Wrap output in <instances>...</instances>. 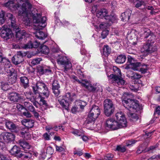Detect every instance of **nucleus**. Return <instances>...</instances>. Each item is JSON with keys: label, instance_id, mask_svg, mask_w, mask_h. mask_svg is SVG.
I'll return each mask as SVG.
<instances>
[{"label": "nucleus", "instance_id": "f257e3e1", "mask_svg": "<svg viewBox=\"0 0 160 160\" xmlns=\"http://www.w3.org/2000/svg\"><path fill=\"white\" fill-rule=\"evenodd\" d=\"M32 5L28 2H25L22 4L18 12V15L22 18L25 24L27 26H30L31 22V19L29 17H32L33 21L39 29L44 28L46 26V18L43 17L41 18V15L39 13L33 14L31 12Z\"/></svg>", "mask_w": 160, "mask_h": 160}, {"label": "nucleus", "instance_id": "f03ea898", "mask_svg": "<svg viewBox=\"0 0 160 160\" xmlns=\"http://www.w3.org/2000/svg\"><path fill=\"white\" fill-rule=\"evenodd\" d=\"M7 17L8 19L9 22L11 23V28L15 31L16 37L17 39L20 40L24 38L26 34V32L24 30H20L18 24L16 23L15 17L10 13L7 14Z\"/></svg>", "mask_w": 160, "mask_h": 160}, {"label": "nucleus", "instance_id": "7ed1b4c3", "mask_svg": "<svg viewBox=\"0 0 160 160\" xmlns=\"http://www.w3.org/2000/svg\"><path fill=\"white\" fill-rule=\"evenodd\" d=\"M127 93H124L122 96V102L125 107L130 112H134L137 109H139L138 102L129 99Z\"/></svg>", "mask_w": 160, "mask_h": 160}, {"label": "nucleus", "instance_id": "20e7f679", "mask_svg": "<svg viewBox=\"0 0 160 160\" xmlns=\"http://www.w3.org/2000/svg\"><path fill=\"white\" fill-rule=\"evenodd\" d=\"M113 70L115 74H112L108 77L110 78L111 82L113 85L116 86L124 85L126 84V82L121 78L120 70L116 66L113 67Z\"/></svg>", "mask_w": 160, "mask_h": 160}, {"label": "nucleus", "instance_id": "39448f33", "mask_svg": "<svg viewBox=\"0 0 160 160\" xmlns=\"http://www.w3.org/2000/svg\"><path fill=\"white\" fill-rule=\"evenodd\" d=\"M82 86L86 88L90 92L95 93L98 92H102V88L101 86L98 83L91 84L88 81L83 80L80 82Z\"/></svg>", "mask_w": 160, "mask_h": 160}, {"label": "nucleus", "instance_id": "423d86ee", "mask_svg": "<svg viewBox=\"0 0 160 160\" xmlns=\"http://www.w3.org/2000/svg\"><path fill=\"white\" fill-rule=\"evenodd\" d=\"M6 19H8L7 18V16H6ZM8 23H10L7 24V25H4L1 28V36L5 40H7L9 39L12 36V31L11 30V23L8 21Z\"/></svg>", "mask_w": 160, "mask_h": 160}, {"label": "nucleus", "instance_id": "0eeeda50", "mask_svg": "<svg viewBox=\"0 0 160 160\" xmlns=\"http://www.w3.org/2000/svg\"><path fill=\"white\" fill-rule=\"evenodd\" d=\"M154 37L153 36H152V39L151 40L152 42L149 41L143 45L141 49L142 52L145 53H152L157 50L156 46L154 44Z\"/></svg>", "mask_w": 160, "mask_h": 160}, {"label": "nucleus", "instance_id": "6e6552de", "mask_svg": "<svg viewBox=\"0 0 160 160\" xmlns=\"http://www.w3.org/2000/svg\"><path fill=\"white\" fill-rule=\"evenodd\" d=\"M57 62L58 64L63 66L64 68L63 71L65 72L72 67L71 62L68 58L66 56H60L57 59Z\"/></svg>", "mask_w": 160, "mask_h": 160}, {"label": "nucleus", "instance_id": "1a4fd4ad", "mask_svg": "<svg viewBox=\"0 0 160 160\" xmlns=\"http://www.w3.org/2000/svg\"><path fill=\"white\" fill-rule=\"evenodd\" d=\"M118 122L112 118H109L106 122V126L112 130L123 128Z\"/></svg>", "mask_w": 160, "mask_h": 160}, {"label": "nucleus", "instance_id": "9d476101", "mask_svg": "<svg viewBox=\"0 0 160 160\" xmlns=\"http://www.w3.org/2000/svg\"><path fill=\"white\" fill-rule=\"evenodd\" d=\"M17 3L15 5L14 4L13 0H10L5 3L4 5L6 7L9 8L11 10H15L18 8H21L22 4L25 3V2H24L22 0H17Z\"/></svg>", "mask_w": 160, "mask_h": 160}, {"label": "nucleus", "instance_id": "9b49d317", "mask_svg": "<svg viewBox=\"0 0 160 160\" xmlns=\"http://www.w3.org/2000/svg\"><path fill=\"white\" fill-rule=\"evenodd\" d=\"M117 121L123 128L127 126V122L124 113L122 111L118 112L115 115Z\"/></svg>", "mask_w": 160, "mask_h": 160}, {"label": "nucleus", "instance_id": "f8f14e48", "mask_svg": "<svg viewBox=\"0 0 160 160\" xmlns=\"http://www.w3.org/2000/svg\"><path fill=\"white\" fill-rule=\"evenodd\" d=\"M36 85L39 93H42L41 92H42L44 96L48 97L49 95V91L45 83L38 82L36 83Z\"/></svg>", "mask_w": 160, "mask_h": 160}, {"label": "nucleus", "instance_id": "ddd939ff", "mask_svg": "<svg viewBox=\"0 0 160 160\" xmlns=\"http://www.w3.org/2000/svg\"><path fill=\"white\" fill-rule=\"evenodd\" d=\"M7 73H8L9 82L11 84H12L15 82L17 80V74L15 70L12 68H11L9 69V70H8Z\"/></svg>", "mask_w": 160, "mask_h": 160}, {"label": "nucleus", "instance_id": "4468645a", "mask_svg": "<svg viewBox=\"0 0 160 160\" xmlns=\"http://www.w3.org/2000/svg\"><path fill=\"white\" fill-rule=\"evenodd\" d=\"M101 113L100 109L98 106L93 105L88 115L97 119Z\"/></svg>", "mask_w": 160, "mask_h": 160}, {"label": "nucleus", "instance_id": "2eb2a0df", "mask_svg": "<svg viewBox=\"0 0 160 160\" xmlns=\"http://www.w3.org/2000/svg\"><path fill=\"white\" fill-rule=\"evenodd\" d=\"M23 53L21 51L18 52L17 55L12 58L13 63L15 65H18L22 62L23 61Z\"/></svg>", "mask_w": 160, "mask_h": 160}, {"label": "nucleus", "instance_id": "dca6fc26", "mask_svg": "<svg viewBox=\"0 0 160 160\" xmlns=\"http://www.w3.org/2000/svg\"><path fill=\"white\" fill-rule=\"evenodd\" d=\"M1 139H3L6 142H9L13 141L15 138L14 135L11 133L3 132L0 135Z\"/></svg>", "mask_w": 160, "mask_h": 160}, {"label": "nucleus", "instance_id": "f3484780", "mask_svg": "<svg viewBox=\"0 0 160 160\" xmlns=\"http://www.w3.org/2000/svg\"><path fill=\"white\" fill-rule=\"evenodd\" d=\"M60 86L57 80L53 81L52 84V92L56 97L58 96L61 92Z\"/></svg>", "mask_w": 160, "mask_h": 160}, {"label": "nucleus", "instance_id": "a211bd4d", "mask_svg": "<svg viewBox=\"0 0 160 160\" xmlns=\"http://www.w3.org/2000/svg\"><path fill=\"white\" fill-rule=\"evenodd\" d=\"M142 37L145 38H149V39L147 41H150V42H151V40L152 39V36H154V42L156 39V36L150 30L147 28H144L143 29V32L142 33Z\"/></svg>", "mask_w": 160, "mask_h": 160}, {"label": "nucleus", "instance_id": "6ab92c4d", "mask_svg": "<svg viewBox=\"0 0 160 160\" xmlns=\"http://www.w3.org/2000/svg\"><path fill=\"white\" fill-rule=\"evenodd\" d=\"M8 98L11 101L13 102H18L22 99L20 95L16 92L10 93L9 94Z\"/></svg>", "mask_w": 160, "mask_h": 160}, {"label": "nucleus", "instance_id": "aec40b11", "mask_svg": "<svg viewBox=\"0 0 160 160\" xmlns=\"http://www.w3.org/2000/svg\"><path fill=\"white\" fill-rule=\"evenodd\" d=\"M108 12L107 9L104 8H102L98 10L96 12L97 17L98 18H104L106 19L108 18Z\"/></svg>", "mask_w": 160, "mask_h": 160}, {"label": "nucleus", "instance_id": "412c9836", "mask_svg": "<svg viewBox=\"0 0 160 160\" xmlns=\"http://www.w3.org/2000/svg\"><path fill=\"white\" fill-rule=\"evenodd\" d=\"M5 125L6 128L12 132H17L18 127L13 122L10 121L6 122Z\"/></svg>", "mask_w": 160, "mask_h": 160}, {"label": "nucleus", "instance_id": "4be33fe9", "mask_svg": "<svg viewBox=\"0 0 160 160\" xmlns=\"http://www.w3.org/2000/svg\"><path fill=\"white\" fill-rule=\"evenodd\" d=\"M37 29L38 30H37L35 32H33L35 34V37L40 40L45 39L47 36V34L44 33L43 32L40 31V29H38V27Z\"/></svg>", "mask_w": 160, "mask_h": 160}, {"label": "nucleus", "instance_id": "5701e85b", "mask_svg": "<svg viewBox=\"0 0 160 160\" xmlns=\"http://www.w3.org/2000/svg\"><path fill=\"white\" fill-rule=\"evenodd\" d=\"M10 152L12 155H14L17 157L20 158L22 151L20 150L19 148L16 145H14L11 150Z\"/></svg>", "mask_w": 160, "mask_h": 160}, {"label": "nucleus", "instance_id": "b1692460", "mask_svg": "<svg viewBox=\"0 0 160 160\" xmlns=\"http://www.w3.org/2000/svg\"><path fill=\"white\" fill-rule=\"evenodd\" d=\"M73 97V96L71 95L70 93H67L64 96L61 97L62 99V100L60 101V102L62 104L63 103V102L65 101L71 103L74 99Z\"/></svg>", "mask_w": 160, "mask_h": 160}, {"label": "nucleus", "instance_id": "393cba45", "mask_svg": "<svg viewBox=\"0 0 160 160\" xmlns=\"http://www.w3.org/2000/svg\"><path fill=\"white\" fill-rule=\"evenodd\" d=\"M132 11L129 9H128L124 12L122 13L121 15V19L123 21H128L129 19Z\"/></svg>", "mask_w": 160, "mask_h": 160}, {"label": "nucleus", "instance_id": "a878e982", "mask_svg": "<svg viewBox=\"0 0 160 160\" xmlns=\"http://www.w3.org/2000/svg\"><path fill=\"white\" fill-rule=\"evenodd\" d=\"M18 142L20 146L25 152L28 151V150L29 149L31 148V146L29 143L23 140H19Z\"/></svg>", "mask_w": 160, "mask_h": 160}, {"label": "nucleus", "instance_id": "bb28decb", "mask_svg": "<svg viewBox=\"0 0 160 160\" xmlns=\"http://www.w3.org/2000/svg\"><path fill=\"white\" fill-rule=\"evenodd\" d=\"M34 121L31 119H24L22 121V124L28 128H32L34 125Z\"/></svg>", "mask_w": 160, "mask_h": 160}, {"label": "nucleus", "instance_id": "cd10ccee", "mask_svg": "<svg viewBox=\"0 0 160 160\" xmlns=\"http://www.w3.org/2000/svg\"><path fill=\"white\" fill-rule=\"evenodd\" d=\"M127 76L129 78L132 79H138L141 77V75L136 72H134L132 71H128L127 72Z\"/></svg>", "mask_w": 160, "mask_h": 160}, {"label": "nucleus", "instance_id": "c85d7f7f", "mask_svg": "<svg viewBox=\"0 0 160 160\" xmlns=\"http://www.w3.org/2000/svg\"><path fill=\"white\" fill-rule=\"evenodd\" d=\"M96 118H94L93 117L88 115L86 120L85 121L84 124L88 127H91L94 123Z\"/></svg>", "mask_w": 160, "mask_h": 160}, {"label": "nucleus", "instance_id": "c756f323", "mask_svg": "<svg viewBox=\"0 0 160 160\" xmlns=\"http://www.w3.org/2000/svg\"><path fill=\"white\" fill-rule=\"evenodd\" d=\"M21 85L24 88H26L29 86V81L28 78L26 77H22L20 78Z\"/></svg>", "mask_w": 160, "mask_h": 160}, {"label": "nucleus", "instance_id": "7c9ffc66", "mask_svg": "<svg viewBox=\"0 0 160 160\" xmlns=\"http://www.w3.org/2000/svg\"><path fill=\"white\" fill-rule=\"evenodd\" d=\"M114 107L104 108V113L108 117H109L114 112Z\"/></svg>", "mask_w": 160, "mask_h": 160}, {"label": "nucleus", "instance_id": "2f4dec72", "mask_svg": "<svg viewBox=\"0 0 160 160\" xmlns=\"http://www.w3.org/2000/svg\"><path fill=\"white\" fill-rule=\"evenodd\" d=\"M39 97L40 98L39 105L41 106L42 110H44L48 108L47 104L46 101L44 100V98L42 97L40 95Z\"/></svg>", "mask_w": 160, "mask_h": 160}, {"label": "nucleus", "instance_id": "473e14b6", "mask_svg": "<svg viewBox=\"0 0 160 160\" xmlns=\"http://www.w3.org/2000/svg\"><path fill=\"white\" fill-rule=\"evenodd\" d=\"M126 57L124 55L121 54L118 56L116 62L118 63H123L126 61Z\"/></svg>", "mask_w": 160, "mask_h": 160}, {"label": "nucleus", "instance_id": "72a5a7b5", "mask_svg": "<svg viewBox=\"0 0 160 160\" xmlns=\"http://www.w3.org/2000/svg\"><path fill=\"white\" fill-rule=\"evenodd\" d=\"M129 65L132 69L136 71H139V68L141 66V64L139 62H130V64H129Z\"/></svg>", "mask_w": 160, "mask_h": 160}, {"label": "nucleus", "instance_id": "f704fd0d", "mask_svg": "<svg viewBox=\"0 0 160 160\" xmlns=\"http://www.w3.org/2000/svg\"><path fill=\"white\" fill-rule=\"evenodd\" d=\"M103 54L108 56L111 52V49L109 46L105 45L103 48L102 51L101 52Z\"/></svg>", "mask_w": 160, "mask_h": 160}, {"label": "nucleus", "instance_id": "c9c22d12", "mask_svg": "<svg viewBox=\"0 0 160 160\" xmlns=\"http://www.w3.org/2000/svg\"><path fill=\"white\" fill-rule=\"evenodd\" d=\"M0 62H2L5 64V65H9L10 63L9 60L3 57V54L0 49Z\"/></svg>", "mask_w": 160, "mask_h": 160}, {"label": "nucleus", "instance_id": "e433bc0d", "mask_svg": "<svg viewBox=\"0 0 160 160\" xmlns=\"http://www.w3.org/2000/svg\"><path fill=\"white\" fill-rule=\"evenodd\" d=\"M114 107L113 104L111 100L107 99L104 100V108Z\"/></svg>", "mask_w": 160, "mask_h": 160}, {"label": "nucleus", "instance_id": "4c0bfd02", "mask_svg": "<svg viewBox=\"0 0 160 160\" xmlns=\"http://www.w3.org/2000/svg\"><path fill=\"white\" fill-rule=\"evenodd\" d=\"M24 104L25 107L30 111L32 112L35 110V109L32 104L28 102H24Z\"/></svg>", "mask_w": 160, "mask_h": 160}, {"label": "nucleus", "instance_id": "58836bf2", "mask_svg": "<svg viewBox=\"0 0 160 160\" xmlns=\"http://www.w3.org/2000/svg\"><path fill=\"white\" fill-rule=\"evenodd\" d=\"M61 100H62V99L61 97H59L58 99L59 103L63 108L66 110H68L70 103L65 101V102H63V103L62 104L60 102V101Z\"/></svg>", "mask_w": 160, "mask_h": 160}, {"label": "nucleus", "instance_id": "ea45409f", "mask_svg": "<svg viewBox=\"0 0 160 160\" xmlns=\"http://www.w3.org/2000/svg\"><path fill=\"white\" fill-rule=\"evenodd\" d=\"M147 148L144 143L141 144L138 147L136 153L138 154H140L143 152H146Z\"/></svg>", "mask_w": 160, "mask_h": 160}, {"label": "nucleus", "instance_id": "a19ab883", "mask_svg": "<svg viewBox=\"0 0 160 160\" xmlns=\"http://www.w3.org/2000/svg\"><path fill=\"white\" fill-rule=\"evenodd\" d=\"M21 157H22L25 160H33L31 158L32 155L31 154L29 153H23L22 152L21 155Z\"/></svg>", "mask_w": 160, "mask_h": 160}, {"label": "nucleus", "instance_id": "79ce46f5", "mask_svg": "<svg viewBox=\"0 0 160 160\" xmlns=\"http://www.w3.org/2000/svg\"><path fill=\"white\" fill-rule=\"evenodd\" d=\"M129 87L131 90L135 92H137L139 90V86L137 83L130 84Z\"/></svg>", "mask_w": 160, "mask_h": 160}, {"label": "nucleus", "instance_id": "37998d69", "mask_svg": "<svg viewBox=\"0 0 160 160\" xmlns=\"http://www.w3.org/2000/svg\"><path fill=\"white\" fill-rule=\"evenodd\" d=\"M20 133L22 135V137L26 140H29L31 138V134L28 131H20Z\"/></svg>", "mask_w": 160, "mask_h": 160}, {"label": "nucleus", "instance_id": "c03bdc74", "mask_svg": "<svg viewBox=\"0 0 160 160\" xmlns=\"http://www.w3.org/2000/svg\"><path fill=\"white\" fill-rule=\"evenodd\" d=\"M107 18H106L107 20H108L110 22L113 23L116 22L117 21V17L116 15L114 14H112L110 15H108Z\"/></svg>", "mask_w": 160, "mask_h": 160}, {"label": "nucleus", "instance_id": "a18cd8bd", "mask_svg": "<svg viewBox=\"0 0 160 160\" xmlns=\"http://www.w3.org/2000/svg\"><path fill=\"white\" fill-rule=\"evenodd\" d=\"M160 114V107L159 106H158L156 108L154 113V116L155 117L152 120L150 121V123H153L154 121L156 119L155 118H157L158 116Z\"/></svg>", "mask_w": 160, "mask_h": 160}, {"label": "nucleus", "instance_id": "49530a36", "mask_svg": "<svg viewBox=\"0 0 160 160\" xmlns=\"http://www.w3.org/2000/svg\"><path fill=\"white\" fill-rule=\"evenodd\" d=\"M128 115L130 119L133 121H136L138 119V117L136 113L130 112H128Z\"/></svg>", "mask_w": 160, "mask_h": 160}, {"label": "nucleus", "instance_id": "de8ad7c7", "mask_svg": "<svg viewBox=\"0 0 160 160\" xmlns=\"http://www.w3.org/2000/svg\"><path fill=\"white\" fill-rule=\"evenodd\" d=\"M40 51L42 54H47L49 53V50L47 46L43 45L41 47Z\"/></svg>", "mask_w": 160, "mask_h": 160}, {"label": "nucleus", "instance_id": "09e8293b", "mask_svg": "<svg viewBox=\"0 0 160 160\" xmlns=\"http://www.w3.org/2000/svg\"><path fill=\"white\" fill-rule=\"evenodd\" d=\"M71 133L77 136H82L83 134L82 131L78 129H74L71 132Z\"/></svg>", "mask_w": 160, "mask_h": 160}, {"label": "nucleus", "instance_id": "8fccbe9b", "mask_svg": "<svg viewBox=\"0 0 160 160\" xmlns=\"http://www.w3.org/2000/svg\"><path fill=\"white\" fill-rule=\"evenodd\" d=\"M159 144L157 143L155 145L151 146L148 148H147L146 151L147 152L151 151L152 152L156 150L157 148L158 147Z\"/></svg>", "mask_w": 160, "mask_h": 160}, {"label": "nucleus", "instance_id": "3c124183", "mask_svg": "<svg viewBox=\"0 0 160 160\" xmlns=\"http://www.w3.org/2000/svg\"><path fill=\"white\" fill-rule=\"evenodd\" d=\"M60 127H59V128L57 127H53L52 125H48L45 127V128L46 131H48V132H49V131L52 130H54L56 131H58V129H60Z\"/></svg>", "mask_w": 160, "mask_h": 160}, {"label": "nucleus", "instance_id": "603ef678", "mask_svg": "<svg viewBox=\"0 0 160 160\" xmlns=\"http://www.w3.org/2000/svg\"><path fill=\"white\" fill-rule=\"evenodd\" d=\"M55 146L57 151L60 152H62V153L61 154L62 156H65V153H64L65 150V147L61 146H58L57 145H56Z\"/></svg>", "mask_w": 160, "mask_h": 160}, {"label": "nucleus", "instance_id": "864d4df0", "mask_svg": "<svg viewBox=\"0 0 160 160\" xmlns=\"http://www.w3.org/2000/svg\"><path fill=\"white\" fill-rule=\"evenodd\" d=\"M54 133L52 132L48 134L47 133H45L43 135V138L45 140H49L50 139V135L54 134Z\"/></svg>", "mask_w": 160, "mask_h": 160}, {"label": "nucleus", "instance_id": "5fc2aeb1", "mask_svg": "<svg viewBox=\"0 0 160 160\" xmlns=\"http://www.w3.org/2000/svg\"><path fill=\"white\" fill-rule=\"evenodd\" d=\"M148 69L147 65L144 64L142 66V67L141 68L140 67L139 68V70L142 73H145L147 72Z\"/></svg>", "mask_w": 160, "mask_h": 160}, {"label": "nucleus", "instance_id": "6e6d98bb", "mask_svg": "<svg viewBox=\"0 0 160 160\" xmlns=\"http://www.w3.org/2000/svg\"><path fill=\"white\" fill-rule=\"evenodd\" d=\"M32 42L29 41L28 42L24 45L23 47L26 49L32 48Z\"/></svg>", "mask_w": 160, "mask_h": 160}, {"label": "nucleus", "instance_id": "4d7b16f0", "mask_svg": "<svg viewBox=\"0 0 160 160\" xmlns=\"http://www.w3.org/2000/svg\"><path fill=\"white\" fill-rule=\"evenodd\" d=\"M4 12L1 11L0 12V24H2L5 22L4 18Z\"/></svg>", "mask_w": 160, "mask_h": 160}, {"label": "nucleus", "instance_id": "13d9d810", "mask_svg": "<svg viewBox=\"0 0 160 160\" xmlns=\"http://www.w3.org/2000/svg\"><path fill=\"white\" fill-rule=\"evenodd\" d=\"M144 1V0H138L137 1L135 5L136 7L138 8L142 5H144L145 3Z\"/></svg>", "mask_w": 160, "mask_h": 160}, {"label": "nucleus", "instance_id": "bf43d9fd", "mask_svg": "<svg viewBox=\"0 0 160 160\" xmlns=\"http://www.w3.org/2000/svg\"><path fill=\"white\" fill-rule=\"evenodd\" d=\"M43 74L49 75L51 73L52 70L49 67H44Z\"/></svg>", "mask_w": 160, "mask_h": 160}, {"label": "nucleus", "instance_id": "052dcab7", "mask_svg": "<svg viewBox=\"0 0 160 160\" xmlns=\"http://www.w3.org/2000/svg\"><path fill=\"white\" fill-rule=\"evenodd\" d=\"M116 149L117 151L121 152H124L126 150L125 147L122 146L121 145L118 146Z\"/></svg>", "mask_w": 160, "mask_h": 160}, {"label": "nucleus", "instance_id": "680f3d73", "mask_svg": "<svg viewBox=\"0 0 160 160\" xmlns=\"http://www.w3.org/2000/svg\"><path fill=\"white\" fill-rule=\"evenodd\" d=\"M44 43V42H42L41 43L40 42H38L37 41H36L34 42H32V48H37L38 47V46L40 44H43Z\"/></svg>", "mask_w": 160, "mask_h": 160}, {"label": "nucleus", "instance_id": "e2e57ef3", "mask_svg": "<svg viewBox=\"0 0 160 160\" xmlns=\"http://www.w3.org/2000/svg\"><path fill=\"white\" fill-rule=\"evenodd\" d=\"M42 60L41 58H35L33 59L31 62V63L33 65L38 64L40 63V61Z\"/></svg>", "mask_w": 160, "mask_h": 160}, {"label": "nucleus", "instance_id": "0e129e2a", "mask_svg": "<svg viewBox=\"0 0 160 160\" xmlns=\"http://www.w3.org/2000/svg\"><path fill=\"white\" fill-rule=\"evenodd\" d=\"M1 88L3 91H6L9 88V86L7 83H4L2 84Z\"/></svg>", "mask_w": 160, "mask_h": 160}, {"label": "nucleus", "instance_id": "69168bd1", "mask_svg": "<svg viewBox=\"0 0 160 160\" xmlns=\"http://www.w3.org/2000/svg\"><path fill=\"white\" fill-rule=\"evenodd\" d=\"M24 94L28 99L32 97L33 95V94L31 91L26 92L24 93Z\"/></svg>", "mask_w": 160, "mask_h": 160}, {"label": "nucleus", "instance_id": "338daca9", "mask_svg": "<svg viewBox=\"0 0 160 160\" xmlns=\"http://www.w3.org/2000/svg\"><path fill=\"white\" fill-rule=\"evenodd\" d=\"M113 158V155L111 154H109L104 156V159L105 160H111Z\"/></svg>", "mask_w": 160, "mask_h": 160}, {"label": "nucleus", "instance_id": "774afa93", "mask_svg": "<svg viewBox=\"0 0 160 160\" xmlns=\"http://www.w3.org/2000/svg\"><path fill=\"white\" fill-rule=\"evenodd\" d=\"M108 34V31L106 30H103V31L102 32L101 34V36L102 38L103 39L105 38L106 37L107 35Z\"/></svg>", "mask_w": 160, "mask_h": 160}]
</instances>
